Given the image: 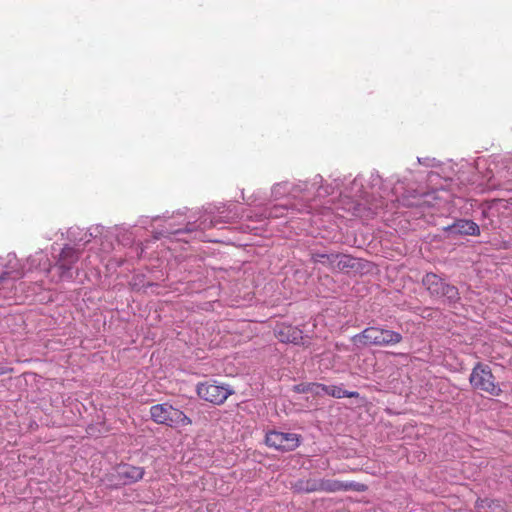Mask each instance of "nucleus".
<instances>
[{"label":"nucleus","instance_id":"obj_1","mask_svg":"<svg viewBox=\"0 0 512 512\" xmlns=\"http://www.w3.org/2000/svg\"><path fill=\"white\" fill-rule=\"evenodd\" d=\"M81 252L70 244H65L52 266L49 260L43 265H39V271L51 273L53 280L70 281L78 275L79 268L76 266L80 259Z\"/></svg>","mask_w":512,"mask_h":512},{"label":"nucleus","instance_id":"obj_2","mask_svg":"<svg viewBox=\"0 0 512 512\" xmlns=\"http://www.w3.org/2000/svg\"><path fill=\"white\" fill-rule=\"evenodd\" d=\"M402 339L399 332L376 326L367 327L352 337L356 346H391L400 343Z\"/></svg>","mask_w":512,"mask_h":512},{"label":"nucleus","instance_id":"obj_3","mask_svg":"<svg viewBox=\"0 0 512 512\" xmlns=\"http://www.w3.org/2000/svg\"><path fill=\"white\" fill-rule=\"evenodd\" d=\"M306 182L308 183V190L303 192V203H301L299 206L294 205V209H296L298 212L311 213V211L314 209V206L309 201L334 194L336 190L340 189L342 184L339 179H335L333 183L323 185V178L319 174L315 175L311 181Z\"/></svg>","mask_w":512,"mask_h":512},{"label":"nucleus","instance_id":"obj_4","mask_svg":"<svg viewBox=\"0 0 512 512\" xmlns=\"http://www.w3.org/2000/svg\"><path fill=\"white\" fill-rule=\"evenodd\" d=\"M150 416L157 424L169 427L187 426L191 424V419L188 416L168 403L151 406Z\"/></svg>","mask_w":512,"mask_h":512},{"label":"nucleus","instance_id":"obj_5","mask_svg":"<svg viewBox=\"0 0 512 512\" xmlns=\"http://www.w3.org/2000/svg\"><path fill=\"white\" fill-rule=\"evenodd\" d=\"M469 381L473 388L490 395L498 396L501 393V388L495 382V378L488 365L477 363L472 369Z\"/></svg>","mask_w":512,"mask_h":512},{"label":"nucleus","instance_id":"obj_6","mask_svg":"<svg viewBox=\"0 0 512 512\" xmlns=\"http://www.w3.org/2000/svg\"><path fill=\"white\" fill-rule=\"evenodd\" d=\"M66 234L69 241L68 244L77 248L89 243L92 239L103 238L108 240L111 231L102 225H94L87 230H83L79 227H71L67 230Z\"/></svg>","mask_w":512,"mask_h":512},{"label":"nucleus","instance_id":"obj_7","mask_svg":"<svg viewBox=\"0 0 512 512\" xmlns=\"http://www.w3.org/2000/svg\"><path fill=\"white\" fill-rule=\"evenodd\" d=\"M422 282L432 296L445 298L449 303H455L459 300L458 289L444 282L434 273H427Z\"/></svg>","mask_w":512,"mask_h":512},{"label":"nucleus","instance_id":"obj_8","mask_svg":"<svg viewBox=\"0 0 512 512\" xmlns=\"http://www.w3.org/2000/svg\"><path fill=\"white\" fill-rule=\"evenodd\" d=\"M234 391L229 385L218 384L217 382H206L197 385V394L203 400L220 405L232 395Z\"/></svg>","mask_w":512,"mask_h":512},{"label":"nucleus","instance_id":"obj_9","mask_svg":"<svg viewBox=\"0 0 512 512\" xmlns=\"http://www.w3.org/2000/svg\"><path fill=\"white\" fill-rule=\"evenodd\" d=\"M300 435L291 432L270 431L266 434L267 446L279 451H293L300 445Z\"/></svg>","mask_w":512,"mask_h":512},{"label":"nucleus","instance_id":"obj_10","mask_svg":"<svg viewBox=\"0 0 512 512\" xmlns=\"http://www.w3.org/2000/svg\"><path fill=\"white\" fill-rule=\"evenodd\" d=\"M308 183L306 181H299L298 183H290V182H280L275 184L272 187L271 194L275 200L283 198L284 196H290L291 198L298 200L299 206L303 203V192L308 190ZM296 205V203L294 204ZM294 205L292 206V210L294 209Z\"/></svg>","mask_w":512,"mask_h":512},{"label":"nucleus","instance_id":"obj_11","mask_svg":"<svg viewBox=\"0 0 512 512\" xmlns=\"http://www.w3.org/2000/svg\"><path fill=\"white\" fill-rule=\"evenodd\" d=\"M23 276L19 260L14 253L0 256V281L4 284L9 280H17Z\"/></svg>","mask_w":512,"mask_h":512},{"label":"nucleus","instance_id":"obj_12","mask_svg":"<svg viewBox=\"0 0 512 512\" xmlns=\"http://www.w3.org/2000/svg\"><path fill=\"white\" fill-rule=\"evenodd\" d=\"M353 260L354 259L351 258L350 256L343 254H312V261L314 263H321L331 270H342L347 267H353Z\"/></svg>","mask_w":512,"mask_h":512},{"label":"nucleus","instance_id":"obj_13","mask_svg":"<svg viewBox=\"0 0 512 512\" xmlns=\"http://www.w3.org/2000/svg\"><path fill=\"white\" fill-rule=\"evenodd\" d=\"M115 475L117 477V485H126L142 479L144 470L141 467L123 464L115 469Z\"/></svg>","mask_w":512,"mask_h":512},{"label":"nucleus","instance_id":"obj_14","mask_svg":"<svg viewBox=\"0 0 512 512\" xmlns=\"http://www.w3.org/2000/svg\"><path fill=\"white\" fill-rule=\"evenodd\" d=\"M447 230L454 235H478L480 233L479 226L475 222L466 219L456 221Z\"/></svg>","mask_w":512,"mask_h":512},{"label":"nucleus","instance_id":"obj_15","mask_svg":"<svg viewBox=\"0 0 512 512\" xmlns=\"http://www.w3.org/2000/svg\"><path fill=\"white\" fill-rule=\"evenodd\" d=\"M476 512H507L506 505L498 499H478L475 503Z\"/></svg>","mask_w":512,"mask_h":512},{"label":"nucleus","instance_id":"obj_16","mask_svg":"<svg viewBox=\"0 0 512 512\" xmlns=\"http://www.w3.org/2000/svg\"><path fill=\"white\" fill-rule=\"evenodd\" d=\"M345 197L365 200L369 202L368 193L364 189L363 178L361 176L356 177L349 188V191L344 193Z\"/></svg>","mask_w":512,"mask_h":512},{"label":"nucleus","instance_id":"obj_17","mask_svg":"<svg viewBox=\"0 0 512 512\" xmlns=\"http://www.w3.org/2000/svg\"><path fill=\"white\" fill-rule=\"evenodd\" d=\"M352 488V484H344V482L330 479H319L318 491L337 492L347 491Z\"/></svg>","mask_w":512,"mask_h":512},{"label":"nucleus","instance_id":"obj_18","mask_svg":"<svg viewBox=\"0 0 512 512\" xmlns=\"http://www.w3.org/2000/svg\"><path fill=\"white\" fill-rule=\"evenodd\" d=\"M319 388H321V390L329 395V396H332V397H335V398H354V397H358L359 394L358 392L356 391H347V390H344L342 387L340 386H335V385H330V386H327V385H318Z\"/></svg>","mask_w":512,"mask_h":512},{"label":"nucleus","instance_id":"obj_19","mask_svg":"<svg viewBox=\"0 0 512 512\" xmlns=\"http://www.w3.org/2000/svg\"><path fill=\"white\" fill-rule=\"evenodd\" d=\"M278 336L281 342L297 344L302 339V331L292 326H286L279 331Z\"/></svg>","mask_w":512,"mask_h":512},{"label":"nucleus","instance_id":"obj_20","mask_svg":"<svg viewBox=\"0 0 512 512\" xmlns=\"http://www.w3.org/2000/svg\"><path fill=\"white\" fill-rule=\"evenodd\" d=\"M319 479H300L296 481L293 488L297 492L311 493L318 492Z\"/></svg>","mask_w":512,"mask_h":512},{"label":"nucleus","instance_id":"obj_21","mask_svg":"<svg viewBox=\"0 0 512 512\" xmlns=\"http://www.w3.org/2000/svg\"><path fill=\"white\" fill-rule=\"evenodd\" d=\"M288 208L284 207V206H274L273 208H271L267 214V217H273V218H278V217H282L286 214H288Z\"/></svg>","mask_w":512,"mask_h":512},{"label":"nucleus","instance_id":"obj_22","mask_svg":"<svg viewBox=\"0 0 512 512\" xmlns=\"http://www.w3.org/2000/svg\"><path fill=\"white\" fill-rule=\"evenodd\" d=\"M418 163L427 167H435L437 166V161L435 158H418Z\"/></svg>","mask_w":512,"mask_h":512},{"label":"nucleus","instance_id":"obj_23","mask_svg":"<svg viewBox=\"0 0 512 512\" xmlns=\"http://www.w3.org/2000/svg\"><path fill=\"white\" fill-rule=\"evenodd\" d=\"M371 187L380 186L382 184V179L379 174L372 173L370 176Z\"/></svg>","mask_w":512,"mask_h":512},{"label":"nucleus","instance_id":"obj_24","mask_svg":"<svg viewBox=\"0 0 512 512\" xmlns=\"http://www.w3.org/2000/svg\"><path fill=\"white\" fill-rule=\"evenodd\" d=\"M180 232H181V230H179V229H176V230L170 229V230H166V231L156 232L154 237H155V239H158L161 236H164L166 233L167 234H178Z\"/></svg>","mask_w":512,"mask_h":512},{"label":"nucleus","instance_id":"obj_25","mask_svg":"<svg viewBox=\"0 0 512 512\" xmlns=\"http://www.w3.org/2000/svg\"><path fill=\"white\" fill-rule=\"evenodd\" d=\"M344 484H352V488L350 490H355V491H359V492L365 490V486L363 484L354 483V482H344Z\"/></svg>","mask_w":512,"mask_h":512},{"label":"nucleus","instance_id":"obj_26","mask_svg":"<svg viewBox=\"0 0 512 512\" xmlns=\"http://www.w3.org/2000/svg\"><path fill=\"white\" fill-rule=\"evenodd\" d=\"M218 223H220V220L218 218H213L210 220L209 225L205 224V222H201L199 227L203 226V228L205 229L207 227L216 226Z\"/></svg>","mask_w":512,"mask_h":512},{"label":"nucleus","instance_id":"obj_27","mask_svg":"<svg viewBox=\"0 0 512 512\" xmlns=\"http://www.w3.org/2000/svg\"><path fill=\"white\" fill-rule=\"evenodd\" d=\"M370 205H371V206H370V209H371V210H373V211H374V213H376V211H377L378 209L383 208V205H382V204H378V203H371Z\"/></svg>","mask_w":512,"mask_h":512},{"label":"nucleus","instance_id":"obj_28","mask_svg":"<svg viewBox=\"0 0 512 512\" xmlns=\"http://www.w3.org/2000/svg\"><path fill=\"white\" fill-rule=\"evenodd\" d=\"M430 197H431V194H426V195H425V198H430ZM425 202H427V203H428V202H429V200H428V199H425Z\"/></svg>","mask_w":512,"mask_h":512},{"label":"nucleus","instance_id":"obj_29","mask_svg":"<svg viewBox=\"0 0 512 512\" xmlns=\"http://www.w3.org/2000/svg\"><path fill=\"white\" fill-rule=\"evenodd\" d=\"M4 373H5V370L0 369V375H1V374H4Z\"/></svg>","mask_w":512,"mask_h":512},{"label":"nucleus","instance_id":"obj_30","mask_svg":"<svg viewBox=\"0 0 512 512\" xmlns=\"http://www.w3.org/2000/svg\"><path fill=\"white\" fill-rule=\"evenodd\" d=\"M4 284L2 283V281H0V287L3 286Z\"/></svg>","mask_w":512,"mask_h":512}]
</instances>
